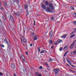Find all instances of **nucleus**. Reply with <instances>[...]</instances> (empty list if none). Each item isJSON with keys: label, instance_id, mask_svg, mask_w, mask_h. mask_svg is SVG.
I'll return each instance as SVG.
<instances>
[{"label": "nucleus", "instance_id": "ddd939ff", "mask_svg": "<svg viewBox=\"0 0 76 76\" xmlns=\"http://www.w3.org/2000/svg\"><path fill=\"white\" fill-rule=\"evenodd\" d=\"M10 18L12 22H13V21H14V19H13V18L12 17V16H10Z\"/></svg>", "mask_w": 76, "mask_h": 76}, {"label": "nucleus", "instance_id": "bb28decb", "mask_svg": "<svg viewBox=\"0 0 76 76\" xmlns=\"http://www.w3.org/2000/svg\"><path fill=\"white\" fill-rule=\"evenodd\" d=\"M39 69L40 70H41V69H42V66H40L39 67Z\"/></svg>", "mask_w": 76, "mask_h": 76}, {"label": "nucleus", "instance_id": "e2e57ef3", "mask_svg": "<svg viewBox=\"0 0 76 76\" xmlns=\"http://www.w3.org/2000/svg\"><path fill=\"white\" fill-rule=\"evenodd\" d=\"M9 44L10 45V42H9Z\"/></svg>", "mask_w": 76, "mask_h": 76}, {"label": "nucleus", "instance_id": "c85d7f7f", "mask_svg": "<svg viewBox=\"0 0 76 76\" xmlns=\"http://www.w3.org/2000/svg\"><path fill=\"white\" fill-rule=\"evenodd\" d=\"M37 49H38V52H40V51H41V49L39 48H37Z\"/></svg>", "mask_w": 76, "mask_h": 76}, {"label": "nucleus", "instance_id": "2f4dec72", "mask_svg": "<svg viewBox=\"0 0 76 76\" xmlns=\"http://www.w3.org/2000/svg\"><path fill=\"white\" fill-rule=\"evenodd\" d=\"M49 43H50V44H52V43H53V42L52 41V40H50Z\"/></svg>", "mask_w": 76, "mask_h": 76}, {"label": "nucleus", "instance_id": "7ed1b4c3", "mask_svg": "<svg viewBox=\"0 0 76 76\" xmlns=\"http://www.w3.org/2000/svg\"><path fill=\"white\" fill-rule=\"evenodd\" d=\"M46 10L49 12H51V9L49 7H47L46 8Z\"/></svg>", "mask_w": 76, "mask_h": 76}, {"label": "nucleus", "instance_id": "09e8293b", "mask_svg": "<svg viewBox=\"0 0 76 76\" xmlns=\"http://www.w3.org/2000/svg\"><path fill=\"white\" fill-rule=\"evenodd\" d=\"M45 64H46V66H48V64L46 63Z\"/></svg>", "mask_w": 76, "mask_h": 76}, {"label": "nucleus", "instance_id": "49530a36", "mask_svg": "<svg viewBox=\"0 0 76 76\" xmlns=\"http://www.w3.org/2000/svg\"><path fill=\"white\" fill-rule=\"evenodd\" d=\"M13 75L14 76H16V74H13Z\"/></svg>", "mask_w": 76, "mask_h": 76}, {"label": "nucleus", "instance_id": "4468645a", "mask_svg": "<svg viewBox=\"0 0 76 76\" xmlns=\"http://www.w3.org/2000/svg\"><path fill=\"white\" fill-rule=\"evenodd\" d=\"M39 75V73H38V72H36L34 74V75L35 76H38Z\"/></svg>", "mask_w": 76, "mask_h": 76}, {"label": "nucleus", "instance_id": "393cba45", "mask_svg": "<svg viewBox=\"0 0 76 76\" xmlns=\"http://www.w3.org/2000/svg\"><path fill=\"white\" fill-rule=\"evenodd\" d=\"M31 71H34L35 70V69L33 68H31Z\"/></svg>", "mask_w": 76, "mask_h": 76}, {"label": "nucleus", "instance_id": "3c124183", "mask_svg": "<svg viewBox=\"0 0 76 76\" xmlns=\"http://www.w3.org/2000/svg\"><path fill=\"white\" fill-rule=\"evenodd\" d=\"M30 46L31 47H32V44H31L30 45Z\"/></svg>", "mask_w": 76, "mask_h": 76}, {"label": "nucleus", "instance_id": "c756f323", "mask_svg": "<svg viewBox=\"0 0 76 76\" xmlns=\"http://www.w3.org/2000/svg\"><path fill=\"white\" fill-rule=\"evenodd\" d=\"M26 12L27 13V14L29 15V13H28V9H26Z\"/></svg>", "mask_w": 76, "mask_h": 76}, {"label": "nucleus", "instance_id": "6e6552de", "mask_svg": "<svg viewBox=\"0 0 76 76\" xmlns=\"http://www.w3.org/2000/svg\"><path fill=\"white\" fill-rule=\"evenodd\" d=\"M57 43L58 44H59V43H61V42H63V41L61 40H60V39H58V40L57 41Z\"/></svg>", "mask_w": 76, "mask_h": 76}, {"label": "nucleus", "instance_id": "f3484780", "mask_svg": "<svg viewBox=\"0 0 76 76\" xmlns=\"http://www.w3.org/2000/svg\"><path fill=\"white\" fill-rule=\"evenodd\" d=\"M37 37L38 36L37 35H35V37H34V40H37Z\"/></svg>", "mask_w": 76, "mask_h": 76}, {"label": "nucleus", "instance_id": "a211bd4d", "mask_svg": "<svg viewBox=\"0 0 76 76\" xmlns=\"http://www.w3.org/2000/svg\"><path fill=\"white\" fill-rule=\"evenodd\" d=\"M74 43H75V42H73V43H72L71 45V46L70 47H71L72 48H73V45H74Z\"/></svg>", "mask_w": 76, "mask_h": 76}, {"label": "nucleus", "instance_id": "8fccbe9b", "mask_svg": "<svg viewBox=\"0 0 76 76\" xmlns=\"http://www.w3.org/2000/svg\"><path fill=\"white\" fill-rule=\"evenodd\" d=\"M26 54L27 55H28V52H27V51H26Z\"/></svg>", "mask_w": 76, "mask_h": 76}, {"label": "nucleus", "instance_id": "774afa93", "mask_svg": "<svg viewBox=\"0 0 76 76\" xmlns=\"http://www.w3.org/2000/svg\"><path fill=\"white\" fill-rule=\"evenodd\" d=\"M23 46H25V45H24V44H23Z\"/></svg>", "mask_w": 76, "mask_h": 76}, {"label": "nucleus", "instance_id": "39448f33", "mask_svg": "<svg viewBox=\"0 0 76 76\" xmlns=\"http://www.w3.org/2000/svg\"><path fill=\"white\" fill-rule=\"evenodd\" d=\"M4 41L5 43L7 44L8 46L9 45V43H8V41H7V39H4Z\"/></svg>", "mask_w": 76, "mask_h": 76}, {"label": "nucleus", "instance_id": "4d7b16f0", "mask_svg": "<svg viewBox=\"0 0 76 76\" xmlns=\"http://www.w3.org/2000/svg\"><path fill=\"white\" fill-rule=\"evenodd\" d=\"M22 37L23 38H25V37H23V36H22Z\"/></svg>", "mask_w": 76, "mask_h": 76}, {"label": "nucleus", "instance_id": "cd10ccee", "mask_svg": "<svg viewBox=\"0 0 76 76\" xmlns=\"http://www.w3.org/2000/svg\"><path fill=\"white\" fill-rule=\"evenodd\" d=\"M70 66H71L72 67H73L74 68H75V67H76V66H75L73 65H72V64H70Z\"/></svg>", "mask_w": 76, "mask_h": 76}, {"label": "nucleus", "instance_id": "37998d69", "mask_svg": "<svg viewBox=\"0 0 76 76\" xmlns=\"http://www.w3.org/2000/svg\"><path fill=\"white\" fill-rule=\"evenodd\" d=\"M66 61L68 63H70V61L69 60H66Z\"/></svg>", "mask_w": 76, "mask_h": 76}, {"label": "nucleus", "instance_id": "1a4fd4ad", "mask_svg": "<svg viewBox=\"0 0 76 76\" xmlns=\"http://www.w3.org/2000/svg\"><path fill=\"white\" fill-rule=\"evenodd\" d=\"M47 52V51L45 50H42L40 53V54H42V53H45Z\"/></svg>", "mask_w": 76, "mask_h": 76}, {"label": "nucleus", "instance_id": "20e7f679", "mask_svg": "<svg viewBox=\"0 0 76 76\" xmlns=\"http://www.w3.org/2000/svg\"><path fill=\"white\" fill-rule=\"evenodd\" d=\"M14 15H16V16H19V15H20V12L18 11L17 13H14Z\"/></svg>", "mask_w": 76, "mask_h": 76}, {"label": "nucleus", "instance_id": "680f3d73", "mask_svg": "<svg viewBox=\"0 0 76 76\" xmlns=\"http://www.w3.org/2000/svg\"><path fill=\"white\" fill-rule=\"evenodd\" d=\"M76 40H75V41H74V42H76Z\"/></svg>", "mask_w": 76, "mask_h": 76}, {"label": "nucleus", "instance_id": "473e14b6", "mask_svg": "<svg viewBox=\"0 0 76 76\" xmlns=\"http://www.w3.org/2000/svg\"><path fill=\"white\" fill-rule=\"evenodd\" d=\"M35 35V34L34 33H32V34H31V36H33V37L34 36V35Z\"/></svg>", "mask_w": 76, "mask_h": 76}, {"label": "nucleus", "instance_id": "864d4df0", "mask_svg": "<svg viewBox=\"0 0 76 76\" xmlns=\"http://www.w3.org/2000/svg\"><path fill=\"white\" fill-rule=\"evenodd\" d=\"M16 1V0H13V2H15Z\"/></svg>", "mask_w": 76, "mask_h": 76}, {"label": "nucleus", "instance_id": "2eb2a0df", "mask_svg": "<svg viewBox=\"0 0 76 76\" xmlns=\"http://www.w3.org/2000/svg\"><path fill=\"white\" fill-rule=\"evenodd\" d=\"M49 6L50 7H53V3H50L49 4Z\"/></svg>", "mask_w": 76, "mask_h": 76}, {"label": "nucleus", "instance_id": "4be33fe9", "mask_svg": "<svg viewBox=\"0 0 76 76\" xmlns=\"http://www.w3.org/2000/svg\"><path fill=\"white\" fill-rule=\"evenodd\" d=\"M26 68H25V67H23V71H24V72H25V71H26Z\"/></svg>", "mask_w": 76, "mask_h": 76}, {"label": "nucleus", "instance_id": "0e129e2a", "mask_svg": "<svg viewBox=\"0 0 76 76\" xmlns=\"http://www.w3.org/2000/svg\"><path fill=\"white\" fill-rule=\"evenodd\" d=\"M5 5H6V2H5Z\"/></svg>", "mask_w": 76, "mask_h": 76}, {"label": "nucleus", "instance_id": "5701e85b", "mask_svg": "<svg viewBox=\"0 0 76 76\" xmlns=\"http://www.w3.org/2000/svg\"><path fill=\"white\" fill-rule=\"evenodd\" d=\"M59 50L60 51H61L63 50V48L60 47V48L59 49Z\"/></svg>", "mask_w": 76, "mask_h": 76}, {"label": "nucleus", "instance_id": "72a5a7b5", "mask_svg": "<svg viewBox=\"0 0 76 76\" xmlns=\"http://www.w3.org/2000/svg\"><path fill=\"white\" fill-rule=\"evenodd\" d=\"M70 7H71V9H72V10H74V7H73L72 6H71Z\"/></svg>", "mask_w": 76, "mask_h": 76}, {"label": "nucleus", "instance_id": "bf43d9fd", "mask_svg": "<svg viewBox=\"0 0 76 76\" xmlns=\"http://www.w3.org/2000/svg\"><path fill=\"white\" fill-rule=\"evenodd\" d=\"M65 61V59H64V62Z\"/></svg>", "mask_w": 76, "mask_h": 76}, {"label": "nucleus", "instance_id": "5fc2aeb1", "mask_svg": "<svg viewBox=\"0 0 76 76\" xmlns=\"http://www.w3.org/2000/svg\"><path fill=\"white\" fill-rule=\"evenodd\" d=\"M75 30L74 31H75V32H76V28H75Z\"/></svg>", "mask_w": 76, "mask_h": 76}, {"label": "nucleus", "instance_id": "7c9ffc66", "mask_svg": "<svg viewBox=\"0 0 76 76\" xmlns=\"http://www.w3.org/2000/svg\"><path fill=\"white\" fill-rule=\"evenodd\" d=\"M74 36H75V34L72 35L70 37V38H72V37H74Z\"/></svg>", "mask_w": 76, "mask_h": 76}, {"label": "nucleus", "instance_id": "6e6d98bb", "mask_svg": "<svg viewBox=\"0 0 76 76\" xmlns=\"http://www.w3.org/2000/svg\"><path fill=\"white\" fill-rule=\"evenodd\" d=\"M68 66H69V67H70V65H69V64H66Z\"/></svg>", "mask_w": 76, "mask_h": 76}, {"label": "nucleus", "instance_id": "b1692460", "mask_svg": "<svg viewBox=\"0 0 76 76\" xmlns=\"http://www.w3.org/2000/svg\"><path fill=\"white\" fill-rule=\"evenodd\" d=\"M53 61V60L51 58H50L49 60V61H50V62H52Z\"/></svg>", "mask_w": 76, "mask_h": 76}, {"label": "nucleus", "instance_id": "4c0bfd02", "mask_svg": "<svg viewBox=\"0 0 76 76\" xmlns=\"http://www.w3.org/2000/svg\"><path fill=\"white\" fill-rule=\"evenodd\" d=\"M54 45H57L58 44H57V42H56L54 43Z\"/></svg>", "mask_w": 76, "mask_h": 76}, {"label": "nucleus", "instance_id": "aec40b11", "mask_svg": "<svg viewBox=\"0 0 76 76\" xmlns=\"http://www.w3.org/2000/svg\"><path fill=\"white\" fill-rule=\"evenodd\" d=\"M69 53V51H67L64 54V56L65 57V56H66V54H67V53Z\"/></svg>", "mask_w": 76, "mask_h": 76}, {"label": "nucleus", "instance_id": "6ab92c4d", "mask_svg": "<svg viewBox=\"0 0 76 76\" xmlns=\"http://www.w3.org/2000/svg\"><path fill=\"white\" fill-rule=\"evenodd\" d=\"M68 46L67 45H66L63 48V50H65V49H66V48H67V47Z\"/></svg>", "mask_w": 76, "mask_h": 76}, {"label": "nucleus", "instance_id": "f8f14e48", "mask_svg": "<svg viewBox=\"0 0 76 76\" xmlns=\"http://www.w3.org/2000/svg\"><path fill=\"white\" fill-rule=\"evenodd\" d=\"M24 7L25 9L26 10V9H28V5L25 4L24 6Z\"/></svg>", "mask_w": 76, "mask_h": 76}, {"label": "nucleus", "instance_id": "79ce46f5", "mask_svg": "<svg viewBox=\"0 0 76 76\" xmlns=\"http://www.w3.org/2000/svg\"><path fill=\"white\" fill-rule=\"evenodd\" d=\"M1 47L4 48V45H1Z\"/></svg>", "mask_w": 76, "mask_h": 76}, {"label": "nucleus", "instance_id": "052dcab7", "mask_svg": "<svg viewBox=\"0 0 76 76\" xmlns=\"http://www.w3.org/2000/svg\"><path fill=\"white\" fill-rule=\"evenodd\" d=\"M70 71H71V72H73V70H70Z\"/></svg>", "mask_w": 76, "mask_h": 76}, {"label": "nucleus", "instance_id": "c9c22d12", "mask_svg": "<svg viewBox=\"0 0 76 76\" xmlns=\"http://www.w3.org/2000/svg\"><path fill=\"white\" fill-rule=\"evenodd\" d=\"M73 54H76V50H75L74 51Z\"/></svg>", "mask_w": 76, "mask_h": 76}, {"label": "nucleus", "instance_id": "338daca9", "mask_svg": "<svg viewBox=\"0 0 76 76\" xmlns=\"http://www.w3.org/2000/svg\"><path fill=\"white\" fill-rule=\"evenodd\" d=\"M21 42H22V40L21 39Z\"/></svg>", "mask_w": 76, "mask_h": 76}, {"label": "nucleus", "instance_id": "f03ea898", "mask_svg": "<svg viewBox=\"0 0 76 76\" xmlns=\"http://www.w3.org/2000/svg\"><path fill=\"white\" fill-rule=\"evenodd\" d=\"M20 57L21 59H22L23 61L24 62H25V57L24 56L21 55L20 56Z\"/></svg>", "mask_w": 76, "mask_h": 76}, {"label": "nucleus", "instance_id": "a19ab883", "mask_svg": "<svg viewBox=\"0 0 76 76\" xmlns=\"http://www.w3.org/2000/svg\"><path fill=\"white\" fill-rule=\"evenodd\" d=\"M3 18L4 20H6V18H5L4 17H3Z\"/></svg>", "mask_w": 76, "mask_h": 76}, {"label": "nucleus", "instance_id": "9d476101", "mask_svg": "<svg viewBox=\"0 0 76 76\" xmlns=\"http://www.w3.org/2000/svg\"><path fill=\"white\" fill-rule=\"evenodd\" d=\"M11 67L12 69H15V65L13 64H11Z\"/></svg>", "mask_w": 76, "mask_h": 76}, {"label": "nucleus", "instance_id": "603ef678", "mask_svg": "<svg viewBox=\"0 0 76 76\" xmlns=\"http://www.w3.org/2000/svg\"><path fill=\"white\" fill-rule=\"evenodd\" d=\"M52 8V9H54V7H51Z\"/></svg>", "mask_w": 76, "mask_h": 76}, {"label": "nucleus", "instance_id": "c03bdc74", "mask_svg": "<svg viewBox=\"0 0 76 76\" xmlns=\"http://www.w3.org/2000/svg\"><path fill=\"white\" fill-rule=\"evenodd\" d=\"M33 25L35 26V21H34Z\"/></svg>", "mask_w": 76, "mask_h": 76}, {"label": "nucleus", "instance_id": "69168bd1", "mask_svg": "<svg viewBox=\"0 0 76 76\" xmlns=\"http://www.w3.org/2000/svg\"><path fill=\"white\" fill-rule=\"evenodd\" d=\"M74 14H75V15L76 16V13H75Z\"/></svg>", "mask_w": 76, "mask_h": 76}, {"label": "nucleus", "instance_id": "0eeeda50", "mask_svg": "<svg viewBox=\"0 0 76 76\" xmlns=\"http://www.w3.org/2000/svg\"><path fill=\"white\" fill-rule=\"evenodd\" d=\"M53 31H51L49 34V37H50V38H52L53 37Z\"/></svg>", "mask_w": 76, "mask_h": 76}, {"label": "nucleus", "instance_id": "423d86ee", "mask_svg": "<svg viewBox=\"0 0 76 76\" xmlns=\"http://www.w3.org/2000/svg\"><path fill=\"white\" fill-rule=\"evenodd\" d=\"M42 9H46V5H45V4H42Z\"/></svg>", "mask_w": 76, "mask_h": 76}, {"label": "nucleus", "instance_id": "de8ad7c7", "mask_svg": "<svg viewBox=\"0 0 76 76\" xmlns=\"http://www.w3.org/2000/svg\"><path fill=\"white\" fill-rule=\"evenodd\" d=\"M38 76H42V75H41V74H39V75H38Z\"/></svg>", "mask_w": 76, "mask_h": 76}, {"label": "nucleus", "instance_id": "a878e982", "mask_svg": "<svg viewBox=\"0 0 76 76\" xmlns=\"http://www.w3.org/2000/svg\"><path fill=\"white\" fill-rule=\"evenodd\" d=\"M23 41L24 42H26V40L25 39H23Z\"/></svg>", "mask_w": 76, "mask_h": 76}, {"label": "nucleus", "instance_id": "13d9d810", "mask_svg": "<svg viewBox=\"0 0 76 76\" xmlns=\"http://www.w3.org/2000/svg\"><path fill=\"white\" fill-rule=\"evenodd\" d=\"M48 66V68L50 67V66L49 65H48V66Z\"/></svg>", "mask_w": 76, "mask_h": 76}, {"label": "nucleus", "instance_id": "e433bc0d", "mask_svg": "<svg viewBox=\"0 0 76 76\" xmlns=\"http://www.w3.org/2000/svg\"><path fill=\"white\" fill-rule=\"evenodd\" d=\"M75 31H72V33L70 34V35H72V34H73V33H75Z\"/></svg>", "mask_w": 76, "mask_h": 76}, {"label": "nucleus", "instance_id": "f257e3e1", "mask_svg": "<svg viewBox=\"0 0 76 76\" xmlns=\"http://www.w3.org/2000/svg\"><path fill=\"white\" fill-rule=\"evenodd\" d=\"M53 71L54 72H55V75H56L57 73H58L59 72V71H60V69H54L53 70Z\"/></svg>", "mask_w": 76, "mask_h": 76}, {"label": "nucleus", "instance_id": "f704fd0d", "mask_svg": "<svg viewBox=\"0 0 76 76\" xmlns=\"http://www.w3.org/2000/svg\"><path fill=\"white\" fill-rule=\"evenodd\" d=\"M3 73L2 72H0V76H3Z\"/></svg>", "mask_w": 76, "mask_h": 76}, {"label": "nucleus", "instance_id": "9b49d317", "mask_svg": "<svg viewBox=\"0 0 76 76\" xmlns=\"http://www.w3.org/2000/svg\"><path fill=\"white\" fill-rule=\"evenodd\" d=\"M67 36V34H64V35H62L61 36V38H66V37Z\"/></svg>", "mask_w": 76, "mask_h": 76}, {"label": "nucleus", "instance_id": "412c9836", "mask_svg": "<svg viewBox=\"0 0 76 76\" xmlns=\"http://www.w3.org/2000/svg\"><path fill=\"white\" fill-rule=\"evenodd\" d=\"M50 20H55L54 18L53 17L51 18Z\"/></svg>", "mask_w": 76, "mask_h": 76}, {"label": "nucleus", "instance_id": "dca6fc26", "mask_svg": "<svg viewBox=\"0 0 76 76\" xmlns=\"http://www.w3.org/2000/svg\"><path fill=\"white\" fill-rule=\"evenodd\" d=\"M45 4L46 6H48L49 4V2L47 1H46L45 2Z\"/></svg>", "mask_w": 76, "mask_h": 76}, {"label": "nucleus", "instance_id": "ea45409f", "mask_svg": "<svg viewBox=\"0 0 76 76\" xmlns=\"http://www.w3.org/2000/svg\"><path fill=\"white\" fill-rule=\"evenodd\" d=\"M73 23L75 24V25H76V21H74Z\"/></svg>", "mask_w": 76, "mask_h": 76}, {"label": "nucleus", "instance_id": "58836bf2", "mask_svg": "<svg viewBox=\"0 0 76 76\" xmlns=\"http://www.w3.org/2000/svg\"><path fill=\"white\" fill-rule=\"evenodd\" d=\"M0 9H1V10H2L4 9V8H3V7H1V8H0Z\"/></svg>", "mask_w": 76, "mask_h": 76}, {"label": "nucleus", "instance_id": "a18cd8bd", "mask_svg": "<svg viewBox=\"0 0 76 76\" xmlns=\"http://www.w3.org/2000/svg\"><path fill=\"white\" fill-rule=\"evenodd\" d=\"M54 48V46H53L51 47V49H53Z\"/></svg>", "mask_w": 76, "mask_h": 76}]
</instances>
